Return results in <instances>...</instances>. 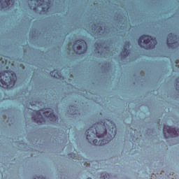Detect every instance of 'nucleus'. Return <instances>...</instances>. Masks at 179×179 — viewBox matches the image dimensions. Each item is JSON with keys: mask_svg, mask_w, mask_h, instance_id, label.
Segmentation results:
<instances>
[{"mask_svg": "<svg viewBox=\"0 0 179 179\" xmlns=\"http://www.w3.org/2000/svg\"><path fill=\"white\" fill-rule=\"evenodd\" d=\"M17 80L16 73L12 71L0 72V86L3 89H12Z\"/></svg>", "mask_w": 179, "mask_h": 179, "instance_id": "f257e3e1", "label": "nucleus"}, {"mask_svg": "<svg viewBox=\"0 0 179 179\" xmlns=\"http://www.w3.org/2000/svg\"><path fill=\"white\" fill-rule=\"evenodd\" d=\"M30 106L32 107V108H29V110H32L31 113V120L34 122L36 124H38V125H43V124L45 123V117L43 116V113H41V111L37 110H40V107L42 106V103L40 101H36L34 99H31L29 101Z\"/></svg>", "mask_w": 179, "mask_h": 179, "instance_id": "f03ea898", "label": "nucleus"}, {"mask_svg": "<svg viewBox=\"0 0 179 179\" xmlns=\"http://www.w3.org/2000/svg\"><path fill=\"white\" fill-rule=\"evenodd\" d=\"M148 167L150 169V172H148L147 170H145L142 173L143 177L146 179L150 177V173H152V171H153V173H157L155 174L156 179H167V176H166V174L160 173L163 169V162H159L158 164H155V165H153V163H150L148 164Z\"/></svg>", "mask_w": 179, "mask_h": 179, "instance_id": "7ed1b4c3", "label": "nucleus"}, {"mask_svg": "<svg viewBox=\"0 0 179 179\" xmlns=\"http://www.w3.org/2000/svg\"><path fill=\"white\" fill-rule=\"evenodd\" d=\"M31 2H34V3H29V6L31 10H34L35 13L38 15H45V0H29Z\"/></svg>", "mask_w": 179, "mask_h": 179, "instance_id": "20e7f679", "label": "nucleus"}, {"mask_svg": "<svg viewBox=\"0 0 179 179\" xmlns=\"http://www.w3.org/2000/svg\"><path fill=\"white\" fill-rule=\"evenodd\" d=\"M114 126H110L108 125V132L102 139V143H104L105 145H108L110 142L113 141V134H114V129H115Z\"/></svg>", "mask_w": 179, "mask_h": 179, "instance_id": "39448f33", "label": "nucleus"}, {"mask_svg": "<svg viewBox=\"0 0 179 179\" xmlns=\"http://www.w3.org/2000/svg\"><path fill=\"white\" fill-rule=\"evenodd\" d=\"M41 34V32H40V29L36 27H32V29L29 32V38L31 40H37Z\"/></svg>", "mask_w": 179, "mask_h": 179, "instance_id": "423d86ee", "label": "nucleus"}, {"mask_svg": "<svg viewBox=\"0 0 179 179\" xmlns=\"http://www.w3.org/2000/svg\"><path fill=\"white\" fill-rule=\"evenodd\" d=\"M15 5V0H0V9H6Z\"/></svg>", "mask_w": 179, "mask_h": 179, "instance_id": "0eeeda50", "label": "nucleus"}, {"mask_svg": "<svg viewBox=\"0 0 179 179\" xmlns=\"http://www.w3.org/2000/svg\"><path fill=\"white\" fill-rule=\"evenodd\" d=\"M169 128L170 126L169 124H164L162 132L164 139H170V133H169Z\"/></svg>", "mask_w": 179, "mask_h": 179, "instance_id": "6e6552de", "label": "nucleus"}, {"mask_svg": "<svg viewBox=\"0 0 179 179\" xmlns=\"http://www.w3.org/2000/svg\"><path fill=\"white\" fill-rule=\"evenodd\" d=\"M96 130L95 129L91 126L87 131L86 133L87 134L90 138H96Z\"/></svg>", "mask_w": 179, "mask_h": 179, "instance_id": "1a4fd4ad", "label": "nucleus"}, {"mask_svg": "<svg viewBox=\"0 0 179 179\" xmlns=\"http://www.w3.org/2000/svg\"><path fill=\"white\" fill-rule=\"evenodd\" d=\"M111 177L113 176L111 175L110 173H108L107 171H103L100 173V179H111Z\"/></svg>", "mask_w": 179, "mask_h": 179, "instance_id": "9d476101", "label": "nucleus"}, {"mask_svg": "<svg viewBox=\"0 0 179 179\" xmlns=\"http://www.w3.org/2000/svg\"><path fill=\"white\" fill-rule=\"evenodd\" d=\"M92 127L96 130V132H97L98 131H101V127H103V123L96 122Z\"/></svg>", "mask_w": 179, "mask_h": 179, "instance_id": "9b49d317", "label": "nucleus"}, {"mask_svg": "<svg viewBox=\"0 0 179 179\" xmlns=\"http://www.w3.org/2000/svg\"><path fill=\"white\" fill-rule=\"evenodd\" d=\"M154 131H155V130L153 129V128H152V127L147 128L144 131V135H147L148 136H150V135H152V134H153Z\"/></svg>", "mask_w": 179, "mask_h": 179, "instance_id": "f8f14e48", "label": "nucleus"}, {"mask_svg": "<svg viewBox=\"0 0 179 179\" xmlns=\"http://www.w3.org/2000/svg\"><path fill=\"white\" fill-rule=\"evenodd\" d=\"M129 138H130V141H131V142H135V132L134 131H131L129 132Z\"/></svg>", "mask_w": 179, "mask_h": 179, "instance_id": "ddd939ff", "label": "nucleus"}, {"mask_svg": "<svg viewBox=\"0 0 179 179\" xmlns=\"http://www.w3.org/2000/svg\"><path fill=\"white\" fill-rule=\"evenodd\" d=\"M50 124L52 125H57L58 124V120L55 117H50Z\"/></svg>", "mask_w": 179, "mask_h": 179, "instance_id": "4468645a", "label": "nucleus"}, {"mask_svg": "<svg viewBox=\"0 0 179 179\" xmlns=\"http://www.w3.org/2000/svg\"><path fill=\"white\" fill-rule=\"evenodd\" d=\"M67 156L69 159H75V157H76V153L71 152L67 154Z\"/></svg>", "mask_w": 179, "mask_h": 179, "instance_id": "2eb2a0df", "label": "nucleus"}, {"mask_svg": "<svg viewBox=\"0 0 179 179\" xmlns=\"http://www.w3.org/2000/svg\"><path fill=\"white\" fill-rule=\"evenodd\" d=\"M95 166H96V167H103V165H101V161L95 160Z\"/></svg>", "mask_w": 179, "mask_h": 179, "instance_id": "dca6fc26", "label": "nucleus"}, {"mask_svg": "<svg viewBox=\"0 0 179 179\" xmlns=\"http://www.w3.org/2000/svg\"><path fill=\"white\" fill-rule=\"evenodd\" d=\"M163 170H164V171H166V174H169V173L170 171V168L169 166H165L163 168Z\"/></svg>", "mask_w": 179, "mask_h": 179, "instance_id": "f3484780", "label": "nucleus"}, {"mask_svg": "<svg viewBox=\"0 0 179 179\" xmlns=\"http://www.w3.org/2000/svg\"><path fill=\"white\" fill-rule=\"evenodd\" d=\"M33 179H45V177H43V176H40L34 177Z\"/></svg>", "mask_w": 179, "mask_h": 179, "instance_id": "a211bd4d", "label": "nucleus"}, {"mask_svg": "<svg viewBox=\"0 0 179 179\" xmlns=\"http://www.w3.org/2000/svg\"><path fill=\"white\" fill-rule=\"evenodd\" d=\"M99 142V140L94 138L92 141V143H94V145H96V143H97Z\"/></svg>", "mask_w": 179, "mask_h": 179, "instance_id": "6ab92c4d", "label": "nucleus"}, {"mask_svg": "<svg viewBox=\"0 0 179 179\" xmlns=\"http://www.w3.org/2000/svg\"><path fill=\"white\" fill-rule=\"evenodd\" d=\"M42 111H43V115H44V117H45V106L43 108Z\"/></svg>", "mask_w": 179, "mask_h": 179, "instance_id": "aec40b11", "label": "nucleus"}, {"mask_svg": "<svg viewBox=\"0 0 179 179\" xmlns=\"http://www.w3.org/2000/svg\"><path fill=\"white\" fill-rule=\"evenodd\" d=\"M29 139V141H31V142L32 141V140L31 139H30V138H28Z\"/></svg>", "mask_w": 179, "mask_h": 179, "instance_id": "412c9836", "label": "nucleus"}, {"mask_svg": "<svg viewBox=\"0 0 179 179\" xmlns=\"http://www.w3.org/2000/svg\"><path fill=\"white\" fill-rule=\"evenodd\" d=\"M42 45H44V42L42 43Z\"/></svg>", "mask_w": 179, "mask_h": 179, "instance_id": "4be33fe9", "label": "nucleus"}, {"mask_svg": "<svg viewBox=\"0 0 179 179\" xmlns=\"http://www.w3.org/2000/svg\"><path fill=\"white\" fill-rule=\"evenodd\" d=\"M22 145H23V146H24V145H25V144H24V143H23Z\"/></svg>", "mask_w": 179, "mask_h": 179, "instance_id": "5701e85b", "label": "nucleus"}, {"mask_svg": "<svg viewBox=\"0 0 179 179\" xmlns=\"http://www.w3.org/2000/svg\"><path fill=\"white\" fill-rule=\"evenodd\" d=\"M9 121V118H8V120H7V122H8Z\"/></svg>", "mask_w": 179, "mask_h": 179, "instance_id": "b1692460", "label": "nucleus"}, {"mask_svg": "<svg viewBox=\"0 0 179 179\" xmlns=\"http://www.w3.org/2000/svg\"><path fill=\"white\" fill-rule=\"evenodd\" d=\"M46 71H48V69L46 68Z\"/></svg>", "mask_w": 179, "mask_h": 179, "instance_id": "393cba45", "label": "nucleus"}, {"mask_svg": "<svg viewBox=\"0 0 179 179\" xmlns=\"http://www.w3.org/2000/svg\"><path fill=\"white\" fill-rule=\"evenodd\" d=\"M36 141V142H37V140H35Z\"/></svg>", "mask_w": 179, "mask_h": 179, "instance_id": "a878e982", "label": "nucleus"}, {"mask_svg": "<svg viewBox=\"0 0 179 179\" xmlns=\"http://www.w3.org/2000/svg\"><path fill=\"white\" fill-rule=\"evenodd\" d=\"M46 119H47V115H46Z\"/></svg>", "mask_w": 179, "mask_h": 179, "instance_id": "bb28decb", "label": "nucleus"}, {"mask_svg": "<svg viewBox=\"0 0 179 179\" xmlns=\"http://www.w3.org/2000/svg\"><path fill=\"white\" fill-rule=\"evenodd\" d=\"M46 179H47V176H46V178H45Z\"/></svg>", "mask_w": 179, "mask_h": 179, "instance_id": "cd10ccee", "label": "nucleus"}]
</instances>
